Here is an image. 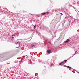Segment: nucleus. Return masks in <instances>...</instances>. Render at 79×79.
<instances>
[{
  "label": "nucleus",
  "instance_id": "obj_1",
  "mask_svg": "<svg viewBox=\"0 0 79 79\" xmlns=\"http://www.w3.org/2000/svg\"><path fill=\"white\" fill-rule=\"evenodd\" d=\"M51 52V50H47V53L48 54L50 53Z\"/></svg>",
  "mask_w": 79,
  "mask_h": 79
},
{
  "label": "nucleus",
  "instance_id": "obj_2",
  "mask_svg": "<svg viewBox=\"0 0 79 79\" xmlns=\"http://www.w3.org/2000/svg\"><path fill=\"white\" fill-rule=\"evenodd\" d=\"M69 40V39H67V40L65 41V43H67Z\"/></svg>",
  "mask_w": 79,
  "mask_h": 79
},
{
  "label": "nucleus",
  "instance_id": "obj_3",
  "mask_svg": "<svg viewBox=\"0 0 79 79\" xmlns=\"http://www.w3.org/2000/svg\"><path fill=\"white\" fill-rule=\"evenodd\" d=\"M63 62H62L61 63H60L59 64V65H62V64L63 63Z\"/></svg>",
  "mask_w": 79,
  "mask_h": 79
},
{
  "label": "nucleus",
  "instance_id": "obj_4",
  "mask_svg": "<svg viewBox=\"0 0 79 79\" xmlns=\"http://www.w3.org/2000/svg\"><path fill=\"white\" fill-rule=\"evenodd\" d=\"M35 46L34 45H32L31 46V47L32 48V49H33V48H34V47Z\"/></svg>",
  "mask_w": 79,
  "mask_h": 79
},
{
  "label": "nucleus",
  "instance_id": "obj_5",
  "mask_svg": "<svg viewBox=\"0 0 79 79\" xmlns=\"http://www.w3.org/2000/svg\"><path fill=\"white\" fill-rule=\"evenodd\" d=\"M65 67H67L68 68H71V67H70L69 66H65Z\"/></svg>",
  "mask_w": 79,
  "mask_h": 79
},
{
  "label": "nucleus",
  "instance_id": "obj_6",
  "mask_svg": "<svg viewBox=\"0 0 79 79\" xmlns=\"http://www.w3.org/2000/svg\"><path fill=\"white\" fill-rule=\"evenodd\" d=\"M41 14H42V15H44L45 14H46V13H42Z\"/></svg>",
  "mask_w": 79,
  "mask_h": 79
},
{
  "label": "nucleus",
  "instance_id": "obj_7",
  "mask_svg": "<svg viewBox=\"0 0 79 79\" xmlns=\"http://www.w3.org/2000/svg\"><path fill=\"white\" fill-rule=\"evenodd\" d=\"M67 61V60H64V62L65 63H66Z\"/></svg>",
  "mask_w": 79,
  "mask_h": 79
},
{
  "label": "nucleus",
  "instance_id": "obj_8",
  "mask_svg": "<svg viewBox=\"0 0 79 79\" xmlns=\"http://www.w3.org/2000/svg\"><path fill=\"white\" fill-rule=\"evenodd\" d=\"M20 43H19V42H17V44H19Z\"/></svg>",
  "mask_w": 79,
  "mask_h": 79
},
{
  "label": "nucleus",
  "instance_id": "obj_9",
  "mask_svg": "<svg viewBox=\"0 0 79 79\" xmlns=\"http://www.w3.org/2000/svg\"><path fill=\"white\" fill-rule=\"evenodd\" d=\"M19 46H20V45H21L20 43H19Z\"/></svg>",
  "mask_w": 79,
  "mask_h": 79
},
{
  "label": "nucleus",
  "instance_id": "obj_10",
  "mask_svg": "<svg viewBox=\"0 0 79 79\" xmlns=\"http://www.w3.org/2000/svg\"><path fill=\"white\" fill-rule=\"evenodd\" d=\"M36 25H35L34 26V28H35V27H36Z\"/></svg>",
  "mask_w": 79,
  "mask_h": 79
},
{
  "label": "nucleus",
  "instance_id": "obj_11",
  "mask_svg": "<svg viewBox=\"0 0 79 79\" xmlns=\"http://www.w3.org/2000/svg\"><path fill=\"white\" fill-rule=\"evenodd\" d=\"M15 35H12V36H14Z\"/></svg>",
  "mask_w": 79,
  "mask_h": 79
},
{
  "label": "nucleus",
  "instance_id": "obj_12",
  "mask_svg": "<svg viewBox=\"0 0 79 79\" xmlns=\"http://www.w3.org/2000/svg\"><path fill=\"white\" fill-rule=\"evenodd\" d=\"M12 38H13V39H14V38L13 37H12Z\"/></svg>",
  "mask_w": 79,
  "mask_h": 79
},
{
  "label": "nucleus",
  "instance_id": "obj_13",
  "mask_svg": "<svg viewBox=\"0 0 79 79\" xmlns=\"http://www.w3.org/2000/svg\"><path fill=\"white\" fill-rule=\"evenodd\" d=\"M72 58V57H71L70 58Z\"/></svg>",
  "mask_w": 79,
  "mask_h": 79
},
{
  "label": "nucleus",
  "instance_id": "obj_14",
  "mask_svg": "<svg viewBox=\"0 0 79 79\" xmlns=\"http://www.w3.org/2000/svg\"><path fill=\"white\" fill-rule=\"evenodd\" d=\"M73 56H72V57H73Z\"/></svg>",
  "mask_w": 79,
  "mask_h": 79
}]
</instances>
